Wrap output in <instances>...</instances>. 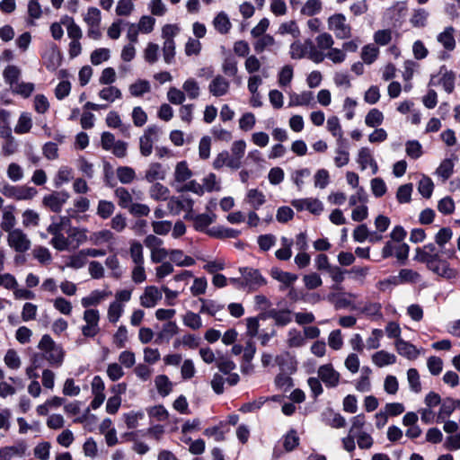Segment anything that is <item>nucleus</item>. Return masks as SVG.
Here are the masks:
<instances>
[{"mask_svg": "<svg viewBox=\"0 0 460 460\" xmlns=\"http://www.w3.org/2000/svg\"><path fill=\"white\" fill-rule=\"evenodd\" d=\"M38 349L42 352V358L52 367H59L65 358V350L56 343L49 334L42 335L38 343Z\"/></svg>", "mask_w": 460, "mask_h": 460, "instance_id": "nucleus-1", "label": "nucleus"}, {"mask_svg": "<svg viewBox=\"0 0 460 460\" xmlns=\"http://www.w3.org/2000/svg\"><path fill=\"white\" fill-rule=\"evenodd\" d=\"M6 242L8 246L17 253H24L31 247V239L21 228L8 232Z\"/></svg>", "mask_w": 460, "mask_h": 460, "instance_id": "nucleus-2", "label": "nucleus"}, {"mask_svg": "<svg viewBox=\"0 0 460 460\" xmlns=\"http://www.w3.org/2000/svg\"><path fill=\"white\" fill-rule=\"evenodd\" d=\"M1 193L10 199L17 200H28L34 198L37 194V190L33 187L28 186H13L4 184L0 188Z\"/></svg>", "mask_w": 460, "mask_h": 460, "instance_id": "nucleus-3", "label": "nucleus"}, {"mask_svg": "<svg viewBox=\"0 0 460 460\" xmlns=\"http://www.w3.org/2000/svg\"><path fill=\"white\" fill-rule=\"evenodd\" d=\"M239 271L243 279L245 289L252 292L266 285V279L261 276L260 271L252 268H240Z\"/></svg>", "mask_w": 460, "mask_h": 460, "instance_id": "nucleus-4", "label": "nucleus"}, {"mask_svg": "<svg viewBox=\"0 0 460 460\" xmlns=\"http://www.w3.org/2000/svg\"><path fill=\"white\" fill-rule=\"evenodd\" d=\"M159 128L155 125L148 126L139 138V150L143 156H149L153 152V146L159 138Z\"/></svg>", "mask_w": 460, "mask_h": 460, "instance_id": "nucleus-5", "label": "nucleus"}, {"mask_svg": "<svg viewBox=\"0 0 460 460\" xmlns=\"http://www.w3.org/2000/svg\"><path fill=\"white\" fill-rule=\"evenodd\" d=\"M83 319L85 323L82 326V333L84 337L93 338L100 332V312L97 309H86L84 312Z\"/></svg>", "mask_w": 460, "mask_h": 460, "instance_id": "nucleus-6", "label": "nucleus"}, {"mask_svg": "<svg viewBox=\"0 0 460 460\" xmlns=\"http://www.w3.org/2000/svg\"><path fill=\"white\" fill-rule=\"evenodd\" d=\"M328 28L334 32L338 39H348L351 35V28L346 22V17L341 13H336L328 19Z\"/></svg>", "mask_w": 460, "mask_h": 460, "instance_id": "nucleus-7", "label": "nucleus"}, {"mask_svg": "<svg viewBox=\"0 0 460 460\" xmlns=\"http://www.w3.org/2000/svg\"><path fill=\"white\" fill-rule=\"evenodd\" d=\"M70 195L67 191H53L45 195L42 199V204L52 212H60L64 204L69 199Z\"/></svg>", "mask_w": 460, "mask_h": 460, "instance_id": "nucleus-8", "label": "nucleus"}, {"mask_svg": "<svg viewBox=\"0 0 460 460\" xmlns=\"http://www.w3.org/2000/svg\"><path fill=\"white\" fill-rule=\"evenodd\" d=\"M291 205L298 211L307 210L316 216L323 211V202L314 198L293 199Z\"/></svg>", "mask_w": 460, "mask_h": 460, "instance_id": "nucleus-9", "label": "nucleus"}, {"mask_svg": "<svg viewBox=\"0 0 460 460\" xmlns=\"http://www.w3.org/2000/svg\"><path fill=\"white\" fill-rule=\"evenodd\" d=\"M162 299V291L156 286H146L139 296V304L145 308H154Z\"/></svg>", "mask_w": 460, "mask_h": 460, "instance_id": "nucleus-10", "label": "nucleus"}, {"mask_svg": "<svg viewBox=\"0 0 460 460\" xmlns=\"http://www.w3.org/2000/svg\"><path fill=\"white\" fill-rule=\"evenodd\" d=\"M318 377L326 387L334 388L340 383L341 375L334 369L332 364L321 366L317 371Z\"/></svg>", "mask_w": 460, "mask_h": 460, "instance_id": "nucleus-11", "label": "nucleus"}, {"mask_svg": "<svg viewBox=\"0 0 460 460\" xmlns=\"http://www.w3.org/2000/svg\"><path fill=\"white\" fill-rule=\"evenodd\" d=\"M439 257V252L437 251V248L433 243L426 244L421 248L418 247L415 250L414 260L420 262H423L427 266L434 262Z\"/></svg>", "mask_w": 460, "mask_h": 460, "instance_id": "nucleus-12", "label": "nucleus"}, {"mask_svg": "<svg viewBox=\"0 0 460 460\" xmlns=\"http://www.w3.org/2000/svg\"><path fill=\"white\" fill-rule=\"evenodd\" d=\"M28 446L24 440H18L15 444L0 448V459L11 460L13 457H22L25 455Z\"/></svg>", "mask_w": 460, "mask_h": 460, "instance_id": "nucleus-13", "label": "nucleus"}, {"mask_svg": "<svg viewBox=\"0 0 460 460\" xmlns=\"http://www.w3.org/2000/svg\"><path fill=\"white\" fill-rule=\"evenodd\" d=\"M208 92L215 97L226 95L230 90V82L221 75H216L208 84Z\"/></svg>", "mask_w": 460, "mask_h": 460, "instance_id": "nucleus-14", "label": "nucleus"}, {"mask_svg": "<svg viewBox=\"0 0 460 460\" xmlns=\"http://www.w3.org/2000/svg\"><path fill=\"white\" fill-rule=\"evenodd\" d=\"M357 162L362 171L367 167L371 168L373 174H376L378 171V165L373 157L372 151L368 147L364 146L358 150Z\"/></svg>", "mask_w": 460, "mask_h": 460, "instance_id": "nucleus-15", "label": "nucleus"}, {"mask_svg": "<svg viewBox=\"0 0 460 460\" xmlns=\"http://www.w3.org/2000/svg\"><path fill=\"white\" fill-rule=\"evenodd\" d=\"M266 196L263 191L259 189L252 188L246 191L244 202L253 210L260 209L266 203Z\"/></svg>", "mask_w": 460, "mask_h": 460, "instance_id": "nucleus-16", "label": "nucleus"}, {"mask_svg": "<svg viewBox=\"0 0 460 460\" xmlns=\"http://www.w3.org/2000/svg\"><path fill=\"white\" fill-rule=\"evenodd\" d=\"M427 267L435 274L446 279H453L456 276V271L450 268L447 261L441 260L440 257Z\"/></svg>", "mask_w": 460, "mask_h": 460, "instance_id": "nucleus-17", "label": "nucleus"}, {"mask_svg": "<svg viewBox=\"0 0 460 460\" xmlns=\"http://www.w3.org/2000/svg\"><path fill=\"white\" fill-rule=\"evenodd\" d=\"M15 207L9 205L5 206L2 209V220L0 226L5 233L15 229L16 217H15Z\"/></svg>", "mask_w": 460, "mask_h": 460, "instance_id": "nucleus-18", "label": "nucleus"}, {"mask_svg": "<svg viewBox=\"0 0 460 460\" xmlns=\"http://www.w3.org/2000/svg\"><path fill=\"white\" fill-rule=\"evenodd\" d=\"M455 31L452 26H447L437 36L438 42L447 51H453L456 49Z\"/></svg>", "mask_w": 460, "mask_h": 460, "instance_id": "nucleus-19", "label": "nucleus"}, {"mask_svg": "<svg viewBox=\"0 0 460 460\" xmlns=\"http://www.w3.org/2000/svg\"><path fill=\"white\" fill-rule=\"evenodd\" d=\"M452 235V230L448 227H444L441 228L435 236V241L437 244L440 247V252L442 253H445L448 258H453L456 254L454 249L444 250L445 244L451 240Z\"/></svg>", "mask_w": 460, "mask_h": 460, "instance_id": "nucleus-20", "label": "nucleus"}, {"mask_svg": "<svg viewBox=\"0 0 460 460\" xmlns=\"http://www.w3.org/2000/svg\"><path fill=\"white\" fill-rule=\"evenodd\" d=\"M111 295V291L106 290H93L87 296H84L81 299V305L86 308L90 309V306L98 305L107 297Z\"/></svg>", "mask_w": 460, "mask_h": 460, "instance_id": "nucleus-21", "label": "nucleus"}, {"mask_svg": "<svg viewBox=\"0 0 460 460\" xmlns=\"http://www.w3.org/2000/svg\"><path fill=\"white\" fill-rule=\"evenodd\" d=\"M45 66L49 71H55L62 61V57L56 46H52L43 56Z\"/></svg>", "mask_w": 460, "mask_h": 460, "instance_id": "nucleus-22", "label": "nucleus"}, {"mask_svg": "<svg viewBox=\"0 0 460 460\" xmlns=\"http://www.w3.org/2000/svg\"><path fill=\"white\" fill-rule=\"evenodd\" d=\"M114 234L108 229H102L93 232L89 234V242L92 245L100 246L105 243H111L114 242Z\"/></svg>", "mask_w": 460, "mask_h": 460, "instance_id": "nucleus-23", "label": "nucleus"}, {"mask_svg": "<svg viewBox=\"0 0 460 460\" xmlns=\"http://www.w3.org/2000/svg\"><path fill=\"white\" fill-rule=\"evenodd\" d=\"M395 348L401 356L410 360L416 359L420 355V350L414 345L402 339L396 340Z\"/></svg>", "mask_w": 460, "mask_h": 460, "instance_id": "nucleus-24", "label": "nucleus"}, {"mask_svg": "<svg viewBox=\"0 0 460 460\" xmlns=\"http://www.w3.org/2000/svg\"><path fill=\"white\" fill-rule=\"evenodd\" d=\"M193 201L190 199H179L172 197L168 200L167 208L173 215H178L182 210H192Z\"/></svg>", "mask_w": 460, "mask_h": 460, "instance_id": "nucleus-25", "label": "nucleus"}, {"mask_svg": "<svg viewBox=\"0 0 460 460\" xmlns=\"http://www.w3.org/2000/svg\"><path fill=\"white\" fill-rule=\"evenodd\" d=\"M192 175L193 172L186 161H181L175 164L173 180L177 184L186 182L190 180Z\"/></svg>", "mask_w": 460, "mask_h": 460, "instance_id": "nucleus-26", "label": "nucleus"}, {"mask_svg": "<svg viewBox=\"0 0 460 460\" xmlns=\"http://www.w3.org/2000/svg\"><path fill=\"white\" fill-rule=\"evenodd\" d=\"M456 404H460V401H456L451 398H446L441 401L436 421L442 422L448 418L456 409Z\"/></svg>", "mask_w": 460, "mask_h": 460, "instance_id": "nucleus-27", "label": "nucleus"}, {"mask_svg": "<svg viewBox=\"0 0 460 460\" xmlns=\"http://www.w3.org/2000/svg\"><path fill=\"white\" fill-rule=\"evenodd\" d=\"M170 261L178 267H190L195 264V260L180 249L170 250Z\"/></svg>", "mask_w": 460, "mask_h": 460, "instance_id": "nucleus-28", "label": "nucleus"}, {"mask_svg": "<svg viewBox=\"0 0 460 460\" xmlns=\"http://www.w3.org/2000/svg\"><path fill=\"white\" fill-rule=\"evenodd\" d=\"M225 165L234 170L241 167L237 161L226 151L218 154L213 162V167L217 170Z\"/></svg>", "mask_w": 460, "mask_h": 460, "instance_id": "nucleus-29", "label": "nucleus"}, {"mask_svg": "<svg viewBox=\"0 0 460 460\" xmlns=\"http://www.w3.org/2000/svg\"><path fill=\"white\" fill-rule=\"evenodd\" d=\"M179 327L175 322L169 321L163 324L161 331L156 335V342H168L178 334Z\"/></svg>", "mask_w": 460, "mask_h": 460, "instance_id": "nucleus-30", "label": "nucleus"}, {"mask_svg": "<svg viewBox=\"0 0 460 460\" xmlns=\"http://www.w3.org/2000/svg\"><path fill=\"white\" fill-rule=\"evenodd\" d=\"M165 175L166 171L161 164L151 163L145 172V179L148 182H154L158 180H164Z\"/></svg>", "mask_w": 460, "mask_h": 460, "instance_id": "nucleus-31", "label": "nucleus"}, {"mask_svg": "<svg viewBox=\"0 0 460 460\" xmlns=\"http://www.w3.org/2000/svg\"><path fill=\"white\" fill-rule=\"evenodd\" d=\"M155 386L157 393L165 397L171 394L173 388V384L166 375H158L155 377Z\"/></svg>", "mask_w": 460, "mask_h": 460, "instance_id": "nucleus-32", "label": "nucleus"}, {"mask_svg": "<svg viewBox=\"0 0 460 460\" xmlns=\"http://www.w3.org/2000/svg\"><path fill=\"white\" fill-rule=\"evenodd\" d=\"M270 276L274 279L282 283L285 287H289V286L293 285L298 279L296 274L288 272V271H283L282 270H280L279 268H272L270 270Z\"/></svg>", "mask_w": 460, "mask_h": 460, "instance_id": "nucleus-33", "label": "nucleus"}, {"mask_svg": "<svg viewBox=\"0 0 460 460\" xmlns=\"http://www.w3.org/2000/svg\"><path fill=\"white\" fill-rule=\"evenodd\" d=\"M314 100V94L312 92L304 91L300 93H289L288 106H307L311 104Z\"/></svg>", "mask_w": 460, "mask_h": 460, "instance_id": "nucleus-34", "label": "nucleus"}, {"mask_svg": "<svg viewBox=\"0 0 460 460\" xmlns=\"http://www.w3.org/2000/svg\"><path fill=\"white\" fill-rule=\"evenodd\" d=\"M372 362L378 367L393 365L396 362V356L385 350H379L372 355Z\"/></svg>", "mask_w": 460, "mask_h": 460, "instance_id": "nucleus-35", "label": "nucleus"}, {"mask_svg": "<svg viewBox=\"0 0 460 460\" xmlns=\"http://www.w3.org/2000/svg\"><path fill=\"white\" fill-rule=\"evenodd\" d=\"M309 49H312L311 40H306L305 43L296 41L290 45L289 55L293 59H301L307 57Z\"/></svg>", "mask_w": 460, "mask_h": 460, "instance_id": "nucleus-36", "label": "nucleus"}, {"mask_svg": "<svg viewBox=\"0 0 460 460\" xmlns=\"http://www.w3.org/2000/svg\"><path fill=\"white\" fill-rule=\"evenodd\" d=\"M429 13L424 8L413 10L410 18V23L414 28H424L428 24Z\"/></svg>", "mask_w": 460, "mask_h": 460, "instance_id": "nucleus-37", "label": "nucleus"}, {"mask_svg": "<svg viewBox=\"0 0 460 460\" xmlns=\"http://www.w3.org/2000/svg\"><path fill=\"white\" fill-rule=\"evenodd\" d=\"M128 252L133 264H145L144 248L139 241L131 240L129 242Z\"/></svg>", "mask_w": 460, "mask_h": 460, "instance_id": "nucleus-38", "label": "nucleus"}, {"mask_svg": "<svg viewBox=\"0 0 460 460\" xmlns=\"http://www.w3.org/2000/svg\"><path fill=\"white\" fill-rule=\"evenodd\" d=\"M213 26L220 34H226L232 28V23L228 15L225 12H220L213 20Z\"/></svg>", "mask_w": 460, "mask_h": 460, "instance_id": "nucleus-39", "label": "nucleus"}, {"mask_svg": "<svg viewBox=\"0 0 460 460\" xmlns=\"http://www.w3.org/2000/svg\"><path fill=\"white\" fill-rule=\"evenodd\" d=\"M190 218L193 220L195 229L203 232L215 221L216 215L213 213H203Z\"/></svg>", "mask_w": 460, "mask_h": 460, "instance_id": "nucleus-40", "label": "nucleus"}, {"mask_svg": "<svg viewBox=\"0 0 460 460\" xmlns=\"http://www.w3.org/2000/svg\"><path fill=\"white\" fill-rule=\"evenodd\" d=\"M327 130L337 139L338 143L343 142V130L337 116L328 118L326 123Z\"/></svg>", "mask_w": 460, "mask_h": 460, "instance_id": "nucleus-41", "label": "nucleus"}, {"mask_svg": "<svg viewBox=\"0 0 460 460\" xmlns=\"http://www.w3.org/2000/svg\"><path fill=\"white\" fill-rule=\"evenodd\" d=\"M150 91V83L145 79H138L128 86V92L134 97H141Z\"/></svg>", "mask_w": 460, "mask_h": 460, "instance_id": "nucleus-42", "label": "nucleus"}, {"mask_svg": "<svg viewBox=\"0 0 460 460\" xmlns=\"http://www.w3.org/2000/svg\"><path fill=\"white\" fill-rule=\"evenodd\" d=\"M182 91L185 95L190 99L195 100L198 99L200 95V87L199 83L195 78L190 77L184 81L182 84Z\"/></svg>", "mask_w": 460, "mask_h": 460, "instance_id": "nucleus-43", "label": "nucleus"}, {"mask_svg": "<svg viewBox=\"0 0 460 460\" xmlns=\"http://www.w3.org/2000/svg\"><path fill=\"white\" fill-rule=\"evenodd\" d=\"M361 313L375 320L383 319L382 305L378 302H367L361 308Z\"/></svg>", "mask_w": 460, "mask_h": 460, "instance_id": "nucleus-44", "label": "nucleus"}, {"mask_svg": "<svg viewBox=\"0 0 460 460\" xmlns=\"http://www.w3.org/2000/svg\"><path fill=\"white\" fill-rule=\"evenodd\" d=\"M32 127V118L28 112H22L14 127V132L19 135L30 132Z\"/></svg>", "mask_w": 460, "mask_h": 460, "instance_id": "nucleus-45", "label": "nucleus"}, {"mask_svg": "<svg viewBox=\"0 0 460 460\" xmlns=\"http://www.w3.org/2000/svg\"><path fill=\"white\" fill-rule=\"evenodd\" d=\"M294 77V69L291 65H285L278 74V84L281 88L290 85Z\"/></svg>", "mask_w": 460, "mask_h": 460, "instance_id": "nucleus-46", "label": "nucleus"}, {"mask_svg": "<svg viewBox=\"0 0 460 460\" xmlns=\"http://www.w3.org/2000/svg\"><path fill=\"white\" fill-rule=\"evenodd\" d=\"M149 195L151 199L156 201L167 200L169 199L170 190L166 186L159 182H155L150 187Z\"/></svg>", "mask_w": 460, "mask_h": 460, "instance_id": "nucleus-47", "label": "nucleus"}, {"mask_svg": "<svg viewBox=\"0 0 460 460\" xmlns=\"http://www.w3.org/2000/svg\"><path fill=\"white\" fill-rule=\"evenodd\" d=\"M398 285L404 283H415L420 280V275L411 269H402L399 271L398 275L395 276Z\"/></svg>", "mask_w": 460, "mask_h": 460, "instance_id": "nucleus-48", "label": "nucleus"}, {"mask_svg": "<svg viewBox=\"0 0 460 460\" xmlns=\"http://www.w3.org/2000/svg\"><path fill=\"white\" fill-rule=\"evenodd\" d=\"M70 226V219L67 217H60L48 226L47 231L53 236L62 234Z\"/></svg>", "mask_w": 460, "mask_h": 460, "instance_id": "nucleus-49", "label": "nucleus"}, {"mask_svg": "<svg viewBox=\"0 0 460 460\" xmlns=\"http://www.w3.org/2000/svg\"><path fill=\"white\" fill-rule=\"evenodd\" d=\"M384 114L379 110L371 109L365 117V124L369 128H377L384 121Z\"/></svg>", "mask_w": 460, "mask_h": 460, "instance_id": "nucleus-50", "label": "nucleus"}, {"mask_svg": "<svg viewBox=\"0 0 460 460\" xmlns=\"http://www.w3.org/2000/svg\"><path fill=\"white\" fill-rule=\"evenodd\" d=\"M441 77L439 78V84H442L445 91L451 93L455 88V75L451 71H447L445 67L440 70Z\"/></svg>", "mask_w": 460, "mask_h": 460, "instance_id": "nucleus-51", "label": "nucleus"}, {"mask_svg": "<svg viewBox=\"0 0 460 460\" xmlns=\"http://www.w3.org/2000/svg\"><path fill=\"white\" fill-rule=\"evenodd\" d=\"M87 26L101 25L102 13L97 7H89L83 16Z\"/></svg>", "mask_w": 460, "mask_h": 460, "instance_id": "nucleus-52", "label": "nucleus"}, {"mask_svg": "<svg viewBox=\"0 0 460 460\" xmlns=\"http://www.w3.org/2000/svg\"><path fill=\"white\" fill-rule=\"evenodd\" d=\"M72 179V168L68 166H61L54 178V184L56 187H60L63 184L69 182Z\"/></svg>", "mask_w": 460, "mask_h": 460, "instance_id": "nucleus-53", "label": "nucleus"}, {"mask_svg": "<svg viewBox=\"0 0 460 460\" xmlns=\"http://www.w3.org/2000/svg\"><path fill=\"white\" fill-rule=\"evenodd\" d=\"M119 181L123 184L131 183L136 178L135 170L129 166H119L116 170Z\"/></svg>", "mask_w": 460, "mask_h": 460, "instance_id": "nucleus-54", "label": "nucleus"}, {"mask_svg": "<svg viewBox=\"0 0 460 460\" xmlns=\"http://www.w3.org/2000/svg\"><path fill=\"white\" fill-rule=\"evenodd\" d=\"M305 338L300 331L296 329L289 330L287 340L288 347L300 348L305 344Z\"/></svg>", "mask_w": 460, "mask_h": 460, "instance_id": "nucleus-55", "label": "nucleus"}, {"mask_svg": "<svg viewBox=\"0 0 460 460\" xmlns=\"http://www.w3.org/2000/svg\"><path fill=\"white\" fill-rule=\"evenodd\" d=\"M111 58V50L107 48H99L94 49L90 56L91 63L93 66H99Z\"/></svg>", "mask_w": 460, "mask_h": 460, "instance_id": "nucleus-56", "label": "nucleus"}, {"mask_svg": "<svg viewBox=\"0 0 460 460\" xmlns=\"http://www.w3.org/2000/svg\"><path fill=\"white\" fill-rule=\"evenodd\" d=\"M121 96V91L116 86L104 87L99 92V97L109 102H113L116 100L120 99Z\"/></svg>", "mask_w": 460, "mask_h": 460, "instance_id": "nucleus-57", "label": "nucleus"}, {"mask_svg": "<svg viewBox=\"0 0 460 460\" xmlns=\"http://www.w3.org/2000/svg\"><path fill=\"white\" fill-rule=\"evenodd\" d=\"M124 313V305L111 302L108 307L107 318L111 323H116Z\"/></svg>", "mask_w": 460, "mask_h": 460, "instance_id": "nucleus-58", "label": "nucleus"}, {"mask_svg": "<svg viewBox=\"0 0 460 460\" xmlns=\"http://www.w3.org/2000/svg\"><path fill=\"white\" fill-rule=\"evenodd\" d=\"M282 248L276 251L275 255L280 261H288L292 256L291 246L293 241L285 236L281 238Z\"/></svg>", "mask_w": 460, "mask_h": 460, "instance_id": "nucleus-59", "label": "nucleus"}, {"mask_svg": "<svg viewBox=\"0 0 460 460\" xmlns=\"http://www.w3.org/2000/svg\"><path fill=\"white\" fill-rule=\"evenodd\" d=\"M105 266L111 271V275L114 278L119 279L122 276L123 270L117 255L108 256L105 260Z\"/></svg>", "mask_w": 460, "mask_h": 460, "instance_id": "nucleus-60", "label": "nucleus"}, {"mask_svg": "<svg viewBox=\"0 0 460 460\" xmlns=\"http://www.w3.org/2000/svg\"><path fill=\"white\" fill-rule=\"evenodd\" d=\"M114 194L118 199L119 205L123 208H128L133 203L132 195L127 189L123 187L117 188L114 191Z\"/></svg>", "mask_w": 460, "mask_h": 460, "instance_id": "nucleus-61", "label": "nucleus"}, {"mask_svg": "<svg viewBox=\"0 0 460 460\" xmlns=\"http://www.w3.org/2000/svg\"><path fill=\"white\" fill-rule=\"evenodd\" d=\"M115 210V205L109 200L102 199L98 202L96 214L102 219L109 218Z\"/></svg>", "mask_w": 460, "mask_h": 460, "instance_id": "nucleus-62", "label": "nucleus"}, {"mask_svg": "<svg viewBox=\"0 0 460 460\" xmlns=\"http://www.w3.org/2000/svg\"><path fill=\"white\" fill-rule=\"evenodd\" d=\"M51 444L48 441L38 443L33 448V455L38 460H49L50 457Z\"/></svg>", "mask_w": 460, "mask_h": 460, "instance_id": "nucleus-63", "label": "nucleus"}, {"mask_svg": "<svg viewBox=\"0 0 460 460\" xmlns=\"http://www.w3.org/2000/svg\"><path fill=\"white\" fill-rule=\"evenodd\" d=\"M159 46L154 42H148L143 51L144 59L148 64H155L158 60Z\"/></svg>", "mask_w": 460, "mask_h": 460, "instance_id": "nucleus-64", "label": "nucleus"}]
</instances>
